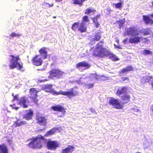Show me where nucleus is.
<instances>
[{
	"mask_svg": "<svg viewBox=\"0 0 153 153\" xmlns=\"http://www.w3.org/2000/svg\"><path fill=\"white\" fill-rule=\"evenodd\" d=\"M152 33V30L150 28L144 29L138 31L136 27L132 26L126 29L124 36H131L129 41L130 42L133 43V42L139 41L140 38L138 37V36L140 33L144 36L151 34Z\"/></svg>",
	"mask_w": 153,
	"mask_h": 153,
	"instance_id": "f257e3e1",
	"label": "nucleus"
},
{
	"mask_svg": "<svg viewBox=\"0 0 153 153\" xmlns=\"http://www.w3.org/2000/svg\"><path fill=\"white\" fill-rule=\"evenodd\" d=\"M92 54L94 56L100 57H108L113 60H117L119 59L113 53L103 48L102 43H99L96 45Z\"/></svg>",
	"mask_w": 153,
	"mask_h": 153,
	"instance_id": "f03ea898",
	"label": "nucleus"
},
{
	"mask_svg": "<svg viewBox=\"0 0 153 153\" xmlns=\"http://www.w3.org/2000/svg\"><path fill=\"white\" fill-rule=\"evenodd\" d=\"M52 85H46L43 87V89L46 92H50L53 94L58 95L62 94L66 96L69 98L72 96H74L78 95V92L76 91H74L73 88L71 89L70 91H60L58 93L56 92L52 89Z\"/></svg>",
	"mask_w": 153,
	"mask_h": 153,
	"instance_id": "7ed1b4c3",
	"label": "nucleus"
},
{
	"mask_svg": "<svg viewBox=\"0 0 153 153\" xmlns=\"http://www.w3.org/2000/svg\"><path fill=\"white\" fill-rule=\"evenodd\" d=\"M44 138L42 136H39L30 142L28 146L33 148H41L44 142Z\"/></svg>",
	"mask_w": 153,
	"mask_h": 153,
	"instance_id": "20e7f679",
	"label": "nucleus"
},
{
	"mask_svg": "<svg viewBox=\"0 0 153 153\" xmlns=\"http://www.w3.org/2000/svg\"><path fill=\"white\" fill-rule=\"evenodd\" d=\"M19 56H14L13 55L10 56V64L9 67L11 69L16 68L19 70H20L22 68V65L20 64L18 61L19 59Z\"/></svg>",
	"mask_w": 153,
	"mask_h": 153,
	"instance_id": "39448f33",
	"label": "nucleus"
},
{
	"mask_svg": "<svg viewBox=\"0 0 153 153\" xmlns=\"http://www.w3.org/2000/svg\"><path fill=\"white\" fill-rule=\"evenodd\" d=\"M109 104L112 105L113 107L117 109H122L123 106L121 103V101L119 99H116L114 98H111L109 101Z\"/></svg>",
	"mask_w": 153,
	"mask_h": 153,
	"instance_id": "423d86ee",
	"label": "nucleus"
},
{
	"mask_svg": "<svg viewBox=\"0 0 153 153\" xmlns=\"http://www.w3.org/2000/svg\"><path fill=\"white\" fill-rule=\"evenodd\" d=\"M52 108L54 111H58L57 113L58 116L59 117H63L65 116V111L64 108L61 105H56L52 107Z\"/></svg>",
	"mask_w": 153,
	"mask_h": 153,
	"instance_id": "0eeeda50",
	"label": "nucleus"
},
{
	"mask_svg": "<svg viewBox=\"0 0 153 153\" xmlns=\"http://www.w3.org/2000/svg\"><path fill=\"white\" fill-rule=\"evenodd\" d=\"M90 65L85 61L80 62L76 65V67L80 71H82L86 69L89 68Z\"/></svg>",
	"mask_w": 153,
	"mask_h": 153,
	"instance_id": "6e6552de",
	"label": "nucleus"
},
{
	"mask_svg": "<svg viewBox=\"0 0 153 153\" xmlns=\"http://www.w3.org/2000/svg\"><path fill=\"white\" fill-rule=\"evenodd\" d=\"M60 145V144L56 141H48L47 146L48 148L51 150H55Z\"/></svg>",
	"mask_w": 153,
	"mask_h": 153,
	"instance_id": "1a4fd4ad",
	"label": "nucleus"
},
{
	"mask_svg": "<svg viewBox=\"0 0 153 153\" xmlns=\"http://www.w3.org/2000/svg\"><path fill=\"white\" fill-rule=\"evenodd\" d=\"M19 101V104L21 106L25 108L27 107L29 102L27 97H22Z\"/></svg>",
	"mask_w": 153,
	"mask_h": 153,
	"instance_id": "9d476101",
	"label": "nucleus"
},
{
	"mask_svg": "<svg viewBox=\"0 0 153 153\" xmlns=\"http://www.w3.org/2000/svg\"><path fill=\"white\" fill-rule=\"evenodd\" d=\"M64 73L59 70H52L51 71V76L59 78Z\"/></svg>",
	"mask_w": 153,
	"mask_h": 153,
	"instance_id": "9b49d317",
	"label": "nucleus"
},
{
	"mask_svg": "<svg viewBox=\"0 0 153 153\" xmlns=\"http://www.w3.org/2000/svg\"><path fill=\"white\" fill-rule=\"evenodd\" d=\"M36 119L38 123L40 125L45 126L46 123V119L45 117L40 114L36 115Z\"/></svg>",
	"mask_w": 153,
	"mask_h": 153,
	"instance_id": "f8f14e48",
	"label": "nucleus"
},
{
	"mask_svg": "<svg viewBox=\"0 0 153 153\" xmlns=\"http://www.w3.org/2000/svg\"><path fill=\"white\" fill-rule=\"evenodd\" d=\"M38 91L35 90V88H31L30 90V94H31V96L30 98L31 99L33 100L35 103H36L38 100L36 99V98L37 97V95L36 93Z\"/></svg>",
	"mask_w": 153,
	"mask_h": 153,
	"instance_id": "ddd939ff",
	"label": "nucleus"
},
{
	"mask_svg": "<svg viewBox=\"0 0 153 153\" xmlns=\"http://www.w3.org/2000/svg\"><path fill=\"white\" fill-rule=\"evenodd\" d=\"M33 64L36 66H39L41 65L42 62V60L40 57L39 55L36 56L33 59Z\"/></svg>",
	"mask_w": 153,
	"mask_h": 153,
	"instance_id": "4468645a",
	"label": "nucleus"
},
{
	"mask_svg": "<svg viewBox=\"0 0 153 153\" xmlns=\"http://www.w3.org/2000/svg\"><path fill=\"white\" fill-rule=\"evenodd\" d=\"M127 90V88L125 87L120 88L117 90L116 94L117 96H119L121 94H125Z\"/></svg>",
	"mask_w": 153,
	"mask_h": 153,
	"instance_id": "2eb2a0df",
	"label": "nucleus"
},
{
	"mask_svg": "<svg viewBox=\"0 0 153 153\" xmlns=\"http://www.w3.org/2000/svg\"><path fill=\"white\" fill-rule=\"evenodd\" d=\"M74 149V148L71 146H68L66 148L62 149V153H71Z\"/></svg>",
	"mask_w": 153,
	"mask_h": 153,
	"instance_id": "dca6fc26",
	"label": "nucleus"
},
{
	"mask_svg": "<svg viewBox=\"0 0 153 153\" xmlns=\"http://www.w3.org/2000/svg\"><path fill=\"white\" fill-rule=\"evenodd\" d=\"M33 112L30 110L26 111V114L24 115V118L26 120H29L31 119Z\"/></svg>",
	"mask_w": 153,
	"mask_h": 153,
	"instance_id": "f3484780",
	"label": "nucleus"
},
{
	"mask_svg": "<svg viewBox=\"0 0 153 153\" xmlns=\"http://www.w3.org/2000/svg\"><path fill=\"white\" fill-rule=\"evenodd\" d=\"M40 56L43 59L46 58L47 55V53L46 50V48L43 47L39 51Z\"/></svg>",
	"mask_w": 153,
	"mask_h": 153,
	"instance_id": "a211bd4d",
	"label": "nucleus"
},
{
	"mask_svg": "<svg viewBox=\"0 0 153 153\" xmlns=\"http://www.w3.org/2000/svg\"><path fill=\"white\" fill-rule=\"evenodd\" d=\"M130 96L126 94L121 96V99L123 101V103H126L130 101Z\"/></svg>",
	"mask_w": 153,
	"mask_h": 153,
	"instance_id": "6ab92c4d",
	"label": "nucleus"
},
{
	"mask_svg": "<svg viewBox=\"0 0 153 153\" xmlns=\"http://www.w3.org/2000/svg\"><path fill=\"white\" fill-rule=\"evenodd\" d=\"M0 153H9L8 149L5 144L0 145Z\"/></svg>",
	"mask_w": 153,
	"mask_h": 153,
	"instance_id": "aec40b11",
	"label": "nucleus"
},
{
	"mask_svg": "<svg viewBox=\"0 0 153 153\" xmlns=\"http://www.w3.org/2000/svg\"><path fill=\"white\" fill-rule=\"evenodd\" d=\"M86 24H84V22H82L79 25L78 29L81 32H84L86 31L87 27Z\"/></svg>",
	"mask_w": 153,
	"mask_h": 153,
	"instance_id": "412c9836",
	"label": "nucleus"
},
{
	"mask_svg": "<svg viewBox=\"0 0 153 153\" xmlns=\"http://www.w3.org/2000/svg\"><path fill=\"white\" fill-rule=\"evenodd\" d=\"M101 37L100 33H97L94 36L90 37V40L92 41H98Z\"/></svg>",
	"mask_w": 153,
	"mask_h": 153,
	"instance_id": "4be33fe9",
	"label": "nucleus"
},
{
	"mask_svg": "<svg viewBox=\"0 0 153 153\" xmlns=\"http://www.w3.org/2000/svg\"><path fill=\"white\" fill-rule=\"evenodd\" d=\"M123 4V2L122 1H120L119 3H112V5L113 7L120 9L122 8V6Z\"/></svg>",
	"mask_w": 153,
	"mask_h": 153,
	"instance_id": "5701e85b",
	"label": "nucleus"
},
{
	"mask_svg": "<svg viewBox=\"0 0 153 153\" xmlns=\"http://www.w3.org/2000/svg\"><path fill=\"white\" fill-rule=\"evenodd\" d=\"M27 122L25 121H21L20 120H17L15 124L16 127H19L24 125L26 124Z\"/></svg>",
	"mask_w": 153,
	"mask_h": 153,
	"instance_id": "b1692460",
	"label": "nucleus"
},
{
	"mask_svg": "<svg viewBox=\"0 0 153 153\" xmlns=\"http://www.w3.org/2000/svg\"><path fill=\"white\" fill-rule=\"evenodd\" d=\"M133 69L132 67L131 66H128L127 67H125L123 69L120 71V73L122 74H123L124 73H126L127 72H128L129 71L132 70Z\"/></svg>",
	"mask_w": 153,
	"mask_h": 153,
	"instance_id": "393cba45",
	"label": "nucleus"
},
{
	"mask_svg": "<svg viewBox=\"0 0 153 153\" xmlns=\"http://www.w3.org/2000/svg\"><path fill=\"white\" fill-rule=\"evenodd\" d=\"M144 20L147 24H152L153 23V21L147 16H143Z\"/></svg>",
	"mask_w": 153,
	"mask_h": 153,
	"instance_id": "a878e982",
	"label": "nucleus"
},
{
	"mask_svg": "<svg viewBox=\"0 0 153 153\" xmlns=\"http://www.w3.org/2000/svg\"><path fill=\"white\" fill-rule=\"evenodd\" d=\"M153 78L151 76H146L143 77L141 79V82L143 83L148 82Z\"/></svg>",
	"mask_w": 153,
	"mask_h": 153,
	"instance_id": "bb28decb",
	"label": "nucleus"
},
{
	"mask_svg": "<svg viewBox=\"0 0 153 153\" xmlns=\"http://www.w3.org/2000/svg\"><path fill=\"white\" fill-rule=\"evenodd\" d=\"M138 37L140 38L139 41L137 42H133V43H140L141 42V40L143 42H148V41H149V40H148L147 38L142 37V36L139 34V35L138 36Z\"/></svg>",
	"mask_w": 153,
	"mask_h": 153,
	"instance_id": "cd10ccee",
	"label": "nucleus"
},
{
	"mask_svg": "<svg viewBox=\"0 0 153 153\" xmlns=\"http://www.w3.org/2000/svg\"><path fill=\"white\" fill-rule=\"evenodd\" d=\"M141 53L144 55L147 56L152 54V52L150 50L145 49L141 51Z\"/></svg>",
	"mask_w": 153,
	"mask_h": 153,
	"instance_id": "c85d7f7f",
	"label": "nucleus"
},
{
	"mask_svg": "<svg viewBox=\"0 0 153 153\" xmlns=\"http://www.w3.org/2000/svg\"><path fill=\"white\" fill-rule=\"evenodd\" d=\"M56 129L55 128H53L51 130L47 132L45 134V136H49L54 134L55 132V130Z\"/></svg>",
	"mask_w": 153,
	"mask_h": 153,
	"instance_id": "c756f323",
	"label": "nucleus"
},
{
	"mask_svg": "<svg viewBox=\"0 0 153 153\" xmlns=\"http://www.w3.org/2000/svg\"><path fill=\"white\" fill-rule=\"evenodd\" d=\"M95 12V10L93 9L89 8L85 10V14H92Z\"/></svg>",
	"mask_w": 153,
	"mask_h": 153,
	"instance_id": "7c9ffc66",
	"label": "nucleus"
},
{
	"mask_svg": "<svg viewBox=\"0 0 153 153\" xmlns=\"http://www.w3.org/2000/svg\"><path fill=\"white\" fill-rule=\"evenodd\" d=\"M100 76L97 75L95 74H91L89 76V78L92 80H98Z\"/></svg>",
	"mask_w": 153,
	"mask_h": 153,
	"instance_id": "2f4dec72",
	"label": "nucleus"
},
{
	"mask_svg": "<svg viewBox=\"0 0 153 153\" xmlns=\"http://www.w3.org/2000/svg\"><path fill=\"white\" fill-rule=\"evenodd\" d=\"M99 18V16H96L95 18L93 19L94 22V23L96 27H99V24L97 22V19Z\"/></svg>",
	"mask_w": 153,
	"mask_h": 153,
	"instance_id": "473e14b6",
	"label": "nucleus"
},
{
	"mask_svg": "<svg viewBox=\"0 0 153 153\" xmlns=\"http://www.w3.org/2000/svg\"><path fill=\"white\" fill-rule=\"evenodd\" d=\"M79 24L77 23H74L72 25V29L75 31L78 30V28L79 26Z\"/></svg>",
	"mask_w": 153,
	"mask_h": 153,
	"instance_id": "72a5a7b5",
	"label": "nucleus"
},
{
	"mask_svg": "<svg viewBox=\"0 0 153 153\" xmlns=\"http://www.w3.org/2000/svg\"><path fill=\"white\" fill-rule=\"evenodd\" d=\"M42 5L44 8L48 9L53 6V4H50L48 3L45 2L42 4Z\"/></svg>",
	"mask_w": 153,
	"mask_h": 153,
	"instance_id": "f704fd0d",
	"label": "nucleus"
},
{
	"mask_svg": "<svg viewBox=\"0 0 153 153\" xmlns=\"http://www.w3.org/2000/svg\"><path fill=\"white\" fill-rule=\"evenodd\" d=\"M85 0H72V1L74 4L81 5L82 4V3Z\"/></svg>",
	"mask_w": 153,
	"mask_h": 153,
	"instance_id": "c9c22d12",
	"label": "nucleus"
},
{
	"mask_svg": "<svg viewBox=\"0 0 153 153\" xmlns=\"http://www.w3.org/2000/svg\"><path fill=\"white\" fill-rule=\"evenodd\" d=\"M89 22V20L88 19V17L87 16H84L82 19V22H84V24H86V23H88Z\"/></svg>",
	"mask_w": 153,
	"mask_h": 153,
	"instance_id": "e433bc0d",
	"label": "nucleus"
},
{
	"mask_svg": "<svg viewBox=\"0 0 153 153\" xmlns=\"http://www.w3.org/2000/svg\"><path fill=\"white\" fill-rule=\"evenodd\" d=\"M10 36L11 37H17L19 36L20 34L18 33H16L14 32L10 34Z\"/></svg>",
	"mask_w": 153,
	"mask_h": 153,
	"instance_id": "4c0bfd02",
	"label": "nucleus"
},
{
	"mask_svg": "<svg viewBox=\"0 0 153 153\" xmlns=\"http://www.w3.org/2000/svg\"><path fill=\"white\" fill-rule=\"evenodd\" d=\"M124 19L123 20H121L119 21H117V23H119V27L120 28H121V27H122L124 23Z\"/></svg>",
	"mask_w": 153,
	"mask_h": 153,
	"instance_id": "58836bf2",
	"label": "nucleus"
},
{
	"mask_svg": "<svg viewBox=\"0 0 153 153\" xmlns=\"http://www.w3.org/2000/svg\"><path fill=\"white\" fill-rule=\"evenodd\" d=\"M83 78H81L80 80L79 81H77V83L79 84H82L84 83V82H83L82 79H83Z\"/></svg>",
	"mask_w": 153,
	"mask_h": 153,
	"instance_id": "ea45409f",
	"label": "nucleus"
},
{
	"mask_svg": "<svg viewBox=\"0 0 153 153\" xmlns=\"http://www.w3.org/2000/svg\"><path fill=\"white\" fill-rule=\"evenodd\" d=\"M55 129V132H56L57 131H58L59 132H61V131L62 130V129L61 127H57V128H54Z\"/></svg>",
	"mask_w": 153,
	"mask_h": 153,
	"instance_id": "a19ab883",
	"label": "nucleus"
},
{
	"mask_svg": "<svg viewBox=\"0 0 153 153\" xmlns=\"http://www.w3.org/2000/svg\"><path fill=\"white\" fill-rule=\"evenodd\" d=\"M86 86L87 88H89L93 87L94 86V84H90L88 85H87Z\"/></svg>",
	"mask_w": 153,
	"mask_h": 153,
	"instance_id": "79ce46f5",
	"label": "nucleus"
},
{
	"mask_svg": "<svg viewBox=\"0 0 153 153\" xmlns=\"http://www.w3.org/2000/svg\"><path fill=\"white\" fill-rule=\"evenodd\" d=\"M132 110L135 112H138L140 111L139 110L136 108H132Z\"/></svg>",
	"mask_w": 153,
	"mask_h": 153,
	"instance_id": "37998d69",
	"label": "nucleus"
},
{
	"mask_svg": "<svg viewBox=\"0 0 153 153\" xmlns=\"http://www.w3.org/2000/svg\"><path fill=\"white\" fill-rule=\"evenodd\" d=\"M7 141L8 143L10 145H11L12 143V139H8L7 140Z\"/></svg>",
	"mask_w": 153,
	"mask_h": 153,
	"instance_id": "c03bdc74",
	"label": "nucleus"
},
{
	"mask_svg": "<svg viewBox=\"0 0 153 153\" xmlns=\"http://www.w3.org/2000/svg\"><path fill=\"white\" fill-rule=\"evenodd\" d=\"M123 81L125 82H128L129 81V79L127 78H123Z\"/></svg>",
	"mask_w": 153,
	"mask_h": 153,
	"instance_id": "a18cd8bd",
	"label": "nucleus"
},
{
	"mask_svg": "<svg viewBox=\"0 0 153 153\" xmlns=\"http://www.w3.org/2000/svg\"><path fill=\"white\" fill-rule=\"evenodd\" d=\"M18 100V96L16 95L14 96L13 100Z\"/></svg>",
	"mask_w": 153,
	"mask_h": 153,
	"instance_id": "49530a36",
	"label": "nucleus"
},
{
	"mask_svg": "<svg viewBox=\"0 0 153 153\" xmlns=\"http://www.w3.org/2000/svg\"><path fill=\"white\" fill-rule=\"evenodd\" d=\"M128 38H126V39L125 40H123V42L124 43H126V42L128 41Z\"/></svg>",
	"mask_w": 153,
	"mask_h": 153,
	"instance_id": "de8ad7c7",
	"label": "nucleus"
},
{
	"mask_svg": "<svg viewBox=\"0 0 153 153\" xmlns=\"http://www.w3.org/2000/svg\"><path fill=\"white\" fill-rule=\"evenodd\" d=\"M45 81H46V80L39 79L38 80V82H44Z\"/></svg>",
	"mask_w": 153,
	"mask_h": 153,
	"instance_id": "09e8293b",
	"label": "nucleus"
},
{
	"mask_svg": "<svg viewBox=\"0 0 153 153\" xmlns=\"http://www.w3.org/2000/svg\"><path fill=\"white\" fill-rule=\"evenodd\" d=\"M114 45L115 48H117L119 49H121V48L120 46H116L115 44H114Z\"/></svg>",
	"mask_w": 153,
	"mask_h": 153,
	"instance_id": "8fccbe9b",
	"label": "nucleus"
},
{
	"mask_svg": "<svg viewBox=\"0 0 153 153\" xmlns=\"http://www.w3.org/2000/svg\"><path fill=\"white\" fill-rule=\"evenodd\" d=\"M90 111L92 113H94L95 112V110L94 109H90Z\"/></svg>",
	"mask_w": 153,
	"mask_h": 153,
	"instance_id": "3c124183",
	"label": "nucleus"
},
{
	"mask_svg": "<svg viewBox=\"0 0 153 153\" xmlns=\"http://www.w3.org/2000/svg\"><path fill=\"white\" fill-rule=\"evenodd\" d=\"M148 143V144L147 145V146H145V147L146 148H147L149 147V144L148 143Z\"/></svg>",
	"mask_w": 153,
	"mask_h": 153,
	"instance_id": "603ef678",
	"label": "nucleus"
},
{
	"mask_svg": "<svg viewBox=\"0 0 153 153\" xmlns=\"http://www.w3.org/2000/svg\"><path fill=\"white\" fill-rule=\"evenodd\" d=\"M116 42H117V43L119 42V39L118 38H117L116 39Z\"/></svg>",
	"mask_w": 153,
	"mask_h": 153,
	"instance_id": "864d4df0",
	"label": "nucleus"
},
{
	"mask_svg": "<svg viewBox=\"0 0 153 153\" xmlns=\"http://www.w3.org/2000/svg\"><path fill=\"white\" fill-rule=\"evenodd\" d=\"M151 109L153 112V105L151 107Z\"/></svg>",
	"mask_w": 153,
	"mask_h": 153,
	"instance_id": "5fc2aeb1",
	"label": "nucleus"
},
{
	"mask_svg": "<svg viewBox=\"0 0 153 153\" xmlns=\"http://www.w3.org/2000/svg\"><path fill=\"white\" fill-rule=\"evenodd\" d=\"M62 0H55V1L56 2H60V1H62Z\"/></svg>",
	"mask_w": 153,
	"mask_h": 153,
	"instance_id": "6e6d98bb",
	"label": "nucleus"
},
{
	"mask_svg": "<svg viewBox=\"0 0 153 153\" xmlns=\"http://www.w3.org/2000/svg\"><path fill=\"white\" fill-rule=\"evenodd\" d=\"M152 88H153V82L152 83Z\"/></svg>",
	"mask_w": 153,
	"mask_h": 153,
	"instance_id": "4d7b16f0",
	"label": "nucleus"
},
{
	"mask_svg": "<svg viewBox=\"0 0 153 153\" xmlns=\"http://www.w3.org/2000/svg\"><path fill=\"white\" fill-rule=\"evenodd\" d=\"M151 16H152L153 18V14L151 15Z\"/></svg>",
	"mask_w": 153,
	"mask_h": 153,
	"instance_id": "13d9d810",
	"label": "nucleus"
},
{
	"mask_svg": "<svg viewBox=\"0 0 153 153\" xmlns=\"http://www.w3.org/2000/svg\"><path fill=\"white\" fill-rule=\"evenodd\" d=\"M93 49H91L90 51H93Z\"/></svg>",
	"mask_w": 153,
	"mask_h": 153,
	"instance_id": "bf43d9fd",
	"label": "nucleus"
},
{
	"mask_svg": "<svg viewBox=\"0 0 153 153\" xmlns=\"http://www.w3.org/2000/svg\"><path fill=\"white\" fill-rule=\"evenodd\" d=\"M18 107H16V108H16V109H18Z\"/></svg>",
	"mask_w": 153,
	"mask_h": 153,
	"instance_id": "052dcab7",
	"label": "nucleus"
},
{
	"mask_svg": "<svg viewBox=\"0 0 153 153\" xmlns=\"http://www.w3.org/2000/svg\"><path fill=\"white\" fill-rule=\"evenodd\" d=\"M152 5L153 6V0L152 2Z\"/></svg>",
	"mask_w": 153,
	"mask_h": 153,
	"instance_id": "680f3d73",
	"label": "nucleus"
},
{
	"mask_svg": "<svg viewBox=\"0 0 153 153\" xmlns=\"http://www.w3.org/2000/svg\"><path fill=\"white\" fill-rule=\"evenodd\" d=\"M12 95L13 96H13V94H12Z\"/></svg>",
	"mask_w": 153,
	"mask_h": 153,
	"instance_id": "e2e57ef3",
	"label": "nucleus"
},
{
	"mask_svg": "<svg viewBox=\"0 0 153 153\" xmlns=\"http://www.w3.org/2000/svg\"><path fill=\"white\" fill-rule=\"evenodd\" d=\"M82 56V57H83V56Z\"/></svg>",
	"mask_w": 153,
	"mask_h": 153,
	"instance_id": "0e129e2a",
	"label": "nucleus"
}]
</instances>
